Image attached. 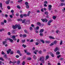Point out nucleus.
<instances>
[{"label": "nucleus", "instance_id": "nucleus-1", "mask_svg": "<svg viewBox=\"0 0 65 65\" xmlns=\"http://www.w3.org/2000/svg\"><path fill=\"white\" fill-rule=\"evenodd\" d=\"M16 37L15 36L13 35L12 36V38L13 39V40H14V41H16L17 39L15 38Z\"/></svg>", "mask_w": 65, "mask_h": 65}, {"label": "nucleus", "instance_id": "nucleus-2", "mask_svg": "<svg viewBox=\"0 0 65 65\" xmlns=\"http://www.w3.org/2000/svg\"><path fill=\"white\" fill-rule=\"evenodd\" d=\"M53 21V20H50L48 22V25L49 26H50L51 25V22Z\"/></svg>", "mask_w": 65, "mask_h": 65}, {"label": "nucleus", "instance_id": "nucleus-3", "mask_svg": "<svg viewBox=\"0 0 65 65\" xmlns=\"http://www.w3.org/2000/svg\"><path fill=\"white\" fill-rule=\"evenodd\" d=\"M41 20L43 22H45L46 23H47V22L48 20L47 19H41Z\"/></svg>", "mask_w": 65, "mask_h": 65}, {"label": "nucleus", "instance_id": "nucleus-4", "mask_svg": "<svg viewBox=\"0 0 65 65\" xmlns=\"http://www.w3.org/2000/svg\"><path fill=\"white\" fill-rule=\"evenodd\" d=\"M12 28H13V29H15L17 28V24H15V26L13 25Z\"/></svg>", "mask_w": 65, "mask_h": 65}, {"label": "nucleus", "instance_id": "nucleus-5", "mask_svg": "<svg viewBox=\"0 0 65 65\" xmlns=\"http://www.w3.org/2000/svg\"><path fill=\"white\" fill-rule=\"evenodd\" d=\"M17 62H16V61H14L13 62H11V61H10L9 62V64H11V63H12V64H15V63H16Z\"/></svg>", "mask_w": 65, "mask_h": 65}, {"label": "nucleus", "instance_id": "nucleus-6", "mask_svg": "<svg viewBox=\"0 0 65 65\" xmlns=\"http://www.w3.org/2000/svg\"><path fill=\"white\" fill-rule=\"evenodd\" d=\"M8 40H9L12 43L13 42V41L12 39L10 38H8Z\"/></svg>", "mask_w": 65, "mask_h": 65}, {"label": "nucleus", "instance_id": "nucleus-7", "mask_svg": "<svg viewBox=\"0 0 65 65\" xmlns=\"http://www.w3.org/2000/svg\"><path fill=\"white\" fill-rule=\"evenodd\" d=\"M17 27L18 29H21V27L20 25V24H18L17 25Z\"/></svg>", "mask_w": 65, "mask_h": 65}, {"label": "nucleus", "instance_id": "nucleus-8", "mask_svg": "<svg viewBox=\"0 0 65 65\" xmlns=\"http://www.w3.org/2000/svg\"><path fill=\"white\" fill-rule=\"evenodd\" d=\"M59 50V48H58V47H56L55 49L54 50V51L55 52H56L57 51H58Z\"/></svg>", "mask_w": 65, "mask_h": 65}, {"label": "nucleus", "instance_id": "nucleus-9", "mask_svg": "<svg viewBox=\"0 0 65 65\" xmlns=\"http://www.w3.org/2000/svg\"><path fill=\"white\" fill-rule=\"evenodd\" d=\"M44 31V30L43 29H41L39 31L40 33H42Z\"/></svg>", "mask_w": 65, "mask_h": 65}, {"label": "nucleus", "instance_id": "nucleus-10", "mask_svg": "<svg viewBox=\"0 0 65 65\" xmlns=\"http://www.w3.org/2000/svg\"><path fill=\"white\" fill-rule=\"evenodd\" d=\"M37 24L38 25V26H39L40 27L41 26V23L39 22H38L37 23Z\"/></svg>", "mask_w": 65, "mask_h": 65}, {"label": "nucleus", "instance_id": "nucleus-11", "mask_svg": "<svg viewBox=\"0 0 65 65\" xmlns=\"http://www.w3.org/2000/svg\"><path fill=\"white\" fill-rule=\"evenodd\" d=\"M49 38H51L52 39H55V38L52 36H50L49 37Z\"/></svg>", "mask_w": 65, "mask_h": 65}, {"label": "nucleus", "instance_id": "nucleus-12", "mask_svg": "<svg viewBox=\"0 0 65 65\" xmlns=\"http://www.w3.org/2000/svg\"><path fill=\"white\" fill-rule=\"evenodd\" d=\"M48 58H49V56L48 55L46 56V58H45L46 60H47V59H48Z\"/></svg>", "mask_w": 65, "mask_h": 65}, {"label": "nucleus", "instance_id": "nucleus-13", "mask_svg": "<svg viewBox=\"0 0 65 65\" xmlns=\"http://www.w3.org/2000/svg\"><path fill=\"white\" fill-rule=\"evenodd\" d=\"M26 21V19H25L24 20H22V23H25V21Z\"/></svg>", "mask_w": 65, "mask_h": 65}, {"label": "nucleus", "instance_id": "nucleus-14", "mask_svg": "<svg viewBox=\"0 0 65 65\" xmlns=\"http://www.w3.org/2000/svg\"><path fill=\"white\" fill-rule=\"evenodd\" d=\"M22 46H23V47H24V48H25V47H27V45H26L23 44L22 45Z\"/></svg>", "mask_w": 65, "mask_h": 65}, {"label": "nucleus", "instance_id": "nucleus-15", "mask_svg": "<svg viewBox=\"0 0 65 65\" xmlns=\"http://www.w3.org/2000/svg\"><path fill=\"white\" fill-rule=\"evenodd\" d=\"M10 2V1H6V4H9V2Z\"/></svg>", "mask_w": 65, "mask_h": 65}, {"label": "nucleus", "instance_id": "nucleus-16", "mask_svg": "<svg viewBox=\"0 0 65 65\" xmlns=\"http://www.w3.org/2000/svg\"><path fill=\"white\" fill-rule=\"evenodd\" d=\"M44 14H46V15H48V13L47 11H45L44 12Z\"/></svg>", "mask_w": 65, "mask_h": 65}, {"label": "nucleus", "instance_id": "nucleus-17", "mask_svg": "<svg viewBox=\"0 0 65 65\" xmlns=\"http://www.w3.org/2000/svg\"><path fill=\"white\" fill-rule=\"evenodd\" d=\"M39 26H37L36 28H35V30H39Z\"/></svg>", "mask_w": 65, "mask_h": 65}, {"label": "nucleus", "instance_id": "nucleus-18", "mask_svg": "<svg viewBox=\"0 0 65 65\" xmlns=\"http://www.w3.org/2000/svg\"><path fill=\"white\" fill-rule=\"evenodd\" d=\"M7 43V42L6 41H4L3 42V44H4V45L5 44V43Z\"/></svg>", "mask_w": 65, "mask_h": 65}, {"label": "nucleus", "instance_id": "nucleus-19", "mask_svg": "<svg viewBox=\"0 0 65 65\" xmlns=\"http://www.w3.org/2000/svg\"><path fill=\"white\" fill-rule=\"evenodd\" d=\"M40 41L41 42L43 43H44V41L43 40H41Z\"/></svg>", "mask_w": 65, "mask_h": 65}, {"label": "nucleus", "instance_id": "nucleus-20", "mask_svg": "<svg viewBox=\"0 0 65 65\" xmlns=\"http://www.w3.org/2000/svg\"><path fill=\"white\" fill-rule=\"evenodd\" d=\"M57 17L55 16H53V18L54 20H55L56 19Z\"/></svg>", "mask_w": 65, "mask_h": 65}, {"label": "nucleus", "instance_id": "nucleus-21", "mask_svg": "<svg viewBox=\"0 0 65 65\" xmlns=\"http://www.w3.org/2000/svg\"><path fill=\"white\" fill-rule=\"evenodd\" d=\"M25 4L26 5H29V3H28V2H26L25 3Z\"/></svg>", "mask_w": 65, "mask_h": 65}, {"label": "nucleus", "instance_id": "nucleus-22", "mask_svg": "<svg viewBox=\"0 0 65 65\" xmlns=\"http://www.w3.org/2000/svg\"><path fill=\"white\" fill-rule=\"evenodd\" d=\"M32 59L31 58L29 57L27 58V60H31Z\"/></svg>", "mask_w": 65, "mask_h": 65}, {"label": "nucleus", "instance_id": "nucleus-23", "mask_svg": "<svg viewBox=\"0 0 65 65\" xmlns=\"http://www.w3.org/2000/svg\"><path fill=\"white\" fill-rule=\"evenodd\" d=\"M24 31L25 32V33H28V31L27 30H24Z\"/></svg>", "mask_w": 65, "mask_h": 65}, {"label": "nucleus", "instance_id": "nucleus-24", "mask_svg": "<svg viewBox=\"0 0 65 65\" xmlns=\"http://www.w3.org/2000/svg\"><path fill=\"white\" fill-rule=\"evenodd\" d=\"M26 54L27 55H31V53L29 52H27V53Z\"/></svg>", "mask_w": 65, "mask_h": 65}, {"label": "nucleus", "instance_id": "nucleus-25", "mask_svg": "<svg viewBox=\"0 0 65 65\" xmlns=\"http://www.w3.org/2000/svg\"><path fill=\"white\" fill-rule=\"evenodd\" d=\"M23 15L22 14H21L20 16L21 18H23Z\"/></svg>", "mask_w": 65, "mask_h": 65}, {"label": "nucleus", "instance_id": "nucleus-26", "mask_svg": "<svg viewBox=\"0 0 65 65\" xmlns=\"http://www.w3.org/2000/svg\"><path fill=\"white\" fill-rule=\"evenodd\" d=\"M41 62L42 63H44V60H42L41 61Z\"/></svg>", "mask_w": 65, "mask_h": 65}, {"label": "nucleus", "instance_id": "nucleus-27", "mask_svg": "<svg viewBox=\"0 0 65 65\" xmlns=\"http://www.w3.org/2000/svg\"><path fill=\"white\" fill-rule=\"evenodd\" d=\"M25 61H23V62L22 63V65H25Z\"/></svg>", "mask_w": 65, "mask_h": 65}, {"label": "nucleus", "instance_id": "nucleus-28", "mask_svg": "<svg viewBox=\"0 0 65 65\" xmlns=\"http://www.w3.org/2000/svg\"><path fill=\"white\" fill-rule=\"evenodd\" d=\"M58 42V41H55L54 42V44H56L57 42Z\"/></svg>", "mask_w": 65, "mask_h": 65}, {"label": "nucleus", "instance_id": "nucleus-29", "mask_svg": "<svg viewBox=\"0 0 65 65\" xmlns=\"http://www.w3.org/2000/svg\"><path fill=\"white\" fill-rule=\"evenodd\" d=\"M56 55H60V52H56Z\"/></svg>", "mask_w": 65, "mask_h": 65}, {"label": "nucleus", "instance_id": "nucleus-30", "mask_svg": "<svg viewBox=\"0 0 65 65\" xmlns=\"http://www.w3.org/2000/svg\"><path fill=\"white\" fill-rule=\"evenodd\" d=\"M25 40H21V41H22V42L23 43H24L25 42Z\"/></svg>", "mask_w": 65, "mask_h": 65}, {"label": "nucleus", "instance_id": "nucleus-31", "mask_svg": "<svg viewBox=\"0 0 65 65\" xmlns=\"http://www.w3.org/2000/svg\"><path fill=\"white\" fill-rule=\"evenodd\" d=\"M0 7H2V3H0Z\"/></svg>", "mask_w": 65, "mask_h": 65}, {"label": "nucleus", "instance_id": "nucleus-32", "mask_svg": "<svg viewBox=\"0 0 65 65\" xmlns=\"http://www.w3.org/2000/svg\"><path fill=\"white\" fill-rule=\"evenodd\" d=\"M26 8H29V6L28 5H27L26 6Z\"/></svg>", "mask_w": 65, "mask_h": 65}, {"label": "nucleus", "instance_id": "nucleus-33", "mask_svg": "<svg viewBox=\"0 0 65 65\" xmlns=\"http://www.w3.org/2000/svg\"><path fill=\"white\" fill-rule=\"evenodd\" d=\"M23 0H19L18 1V3H20V2H22Z\"/></svg>", "mask_w": 65, "mask_h": 65}, {"label": "nucleus", "instance_id": "nucleus-34", "mask_svg": "<svg viewBox=\"0 0 65 65\" xmlns=\"http://www.w3.org/2000/svg\"><path fill=\"white\" fill-rule=\"evenodd\" d=\"M39 54H42V51L40 50L39 51Z\"/></svg>", "mask_w": 65, "mask_h": 65}, {"label": "nucleus", "instance_id": "nucleus-35", "mask_svg": "<svg viewBox=\"0 0 65 65\" xmlns=\"http://www.w3.org/2000/svg\"><path fill=\"white\" fill-rule=\"evenodd\" d=\"M33 41H34V40H33V39H32L30 40V41H29V42H33Z\"/></svg>", "mask_w": 65, "mask_h": 65}, {"label": "nucleus", "instance_id": "nucleus-36", "mask_svg": "<svg viewBox=\"0 0 65 65\" xmlns=\"http://www.w3.org/2000/svg\"><path fill=\"white\" fill-rule=\"evenodd\" d=\"M33 58L34 59H36V56L35 55H34Z\"/></svg>", "mask_w": 65, "mask_h": 65}, {"label": "nucleus", "instance_id": "nucleus-37", "mask_svg": "<svg viewBox=\"0 0 65 65\" xmlns=\"http://www.w3.org/2000/svg\"><path fill=\"white\" fill-rule=\"evenodd\" d=\"M48 7L49 8H52V6L51 5H48Z\"/></svg>", "mask_w": 65, "mask_h": 65}, {"label": "nucleus", "instance_id": "nucleus-38", "mask_svg": "<svg viewBox=\"0 0 65 65\" xmlns=\"http://www.w3.org/2000/svg\"><path fill=\"white\" fill-rule=\"evenodd\" d=\"M62 42H63V41H62V40H61L60 42V45H62Z\"/></svg>", "mask_w": 65, "mask_h": 65}, {"label": "nucleus", "instance_id": "nucleus-39", "mask_svg": "<svg viewBox=\"0 0 65 65\" xmlns=\"http://www.w3.org/2000/svg\"><path fill=\"white\" fill-rule=\"evenodd\" d=\"M17 53L18 54H20L21 52H20V51L18 50L17 51Z\"/></svg>", "mask_w": 65, "mask_h": 65}, {"label": "nucleus", "instance_id": "nucleus-40", "mask_svg": "<svg viewBox=\"0 0 65 65\" xmlns=\"http://www.w3.org/2000/svg\"><path fill=\"white\" fill-rule=\"evenodd\" d=\"M13 53H14L13 51H12L10 52V54H13Z\"/></svg>", "mask_w": 65, "mask_h": 65}, {"label": "nucleus", "instance_id": "nucleus-41", "mask_svg": "<svg viewBox=\"0 0 65 65\" xmlns=\"http://www.w3.org/2000/svg\"><path fill=\"white\" fill-rule=\"evenodd\" d=\"M45 42L46 43H50V42L47 41H46Z\"/></svg>", "mask_w": 65, "mask_h": 65}, {"label": "nucleus", "instance_id": "nucleus-42", "mask_svg": "<svg viewBox=\"0 0 65 65\" xmlns=\"http://www.w3.org/2000/svg\"><path fill=\"white\" fill-rule=\"evenodd\" d=\"M16 15L17 16V17H18V16H19V13H17L16 14Z\"/></svg>", "mask_w": 65, "mask_h": 65}, {"label": "nucleus", "instance_id": "nucleus-43", "mask_svg": "<svg viewBox=\"0 0 65 65\" xmlns=\"http://www.w3.org/2000/svg\"><path fill=\"white\" fill-rule=\"evenodd\" d=\"M0 60H2V61H4V59H3V58H2L0 57Z\"/></svg>", "mask_w": 65, "mask_h": 65}, {"label": "nucleus", "instance_id": "nucleus-44", "mask_svg": "<svg viewBox=\"0 0 65 65\" xmlns=\"http://www.w3.org/2000/svg\"><path fill=\"white\" fill-rule=\"evenodd\" d=\"M65 8H63V9L62 10V11L64 12H65Z\"/></svg>", "mask_w": 65, "mask_h": 65}, {"label": "nucleus", "instance_id": "nucleus-45", "mask_svg": "<svg viewBox=\"0 0 65 65\" xmlns=\"http://www.w3.org/2000/svg\"><path fill=\"white\" fill-rule=\"evenodd\" d=\"M60 57H61V55H58L57 56V58H60Z\"/></svg>", "mask_w": 65, "mask_h": 65}, {"label": "nucleus", "instance_id": "nucleus-46", "mask_svg": "<svg viewBox=\"0 0 65 65\" xmlns=\"http://www.w3.org/2000/svg\"><path fill=\"white\" fill-rule=\"evenodd\" d=\"M40 36H43V33H40Z\"/></svg>", "mask_w": 65, "mask_h": 65}, {"label": "nucleus", "instance_id": "nucleus-47", "mask_svg": "<svg viewBox=\"0 0 65 65\" xmlns=\"http://www.w3.org/2000/svg\"><path fill=\"white\" fill-rule=\"evenodd\" d=\"M20 63V61L19 60L17 61V64H19Z\"/></svg>", "mask_w": 65, "mask_h": 65}, {"label": "nucleus", "instance_id": "nucleus-48", "mask_svg": "<svg viewBox=\"0 0 65 65\" xmlns=\"http://www.w3.org/2000/svg\"><path fill=\"white\" fill-rule=\"evenodd\" d=\"M64 5V4L63 3H62L61 4L60 6H63Z\"/></svg>", "mask_w": 65, "mask_h": 65}, {"label": "nucleus", "instance_id": "nucleus-49", "mask_svg": "<svg viewBox=\"0 0 65 65\" xmlns=\"http://www.w3.org/2000/svg\"><path fill=\"white\" fill-rule=\"evenodd\" d=\"M39 43L38 42H37L36 43V45H38Z\"/></svg>", "mask_w": 65, "mask_h": 65}, {"label": "nucleus", "instance_id": "nucleus-50", "mask_svg": "<svg viewBox=\"0 0 65 65\" xmlns=\"http://www.w3.org/2000/svg\"><path fill=\"white\" fill-rule=\"evenodd\" d=\"M7 8L8 9H10V6H8L7 7Z\"/></svg>", "mask_w": 65, "mask_h": 65}, {"label": "nucleus", "instance_id": "nucleus-51", "mask_svg": "<svg viewBox=\"0 0 65 65\" xmlns=\"http://www.w3.org/2000/svg\"><path fill=\"white\" fill-rule=\"evenodd\" d=\"M44 3L45 4H47V1H44Z\"/></svg>", "mask_w": 65, "mask_h": 65}, {"label": "nucleus", "instance_id": "nucleus-52", "mask_svg": "<svg viewBox=\"0 0 65 65\" xmlns=\"http://www.w3.org/2000/svg\"><path fill=\"white\" fill-rule=\"evenodd\" d=\"M9 17L10 18H12V17H13V16L11 15H10Z\"/></svg>", "mask_w": 65, "mask_h": 65}, {"label": "nucleus", "instance_id": "nucleus-53", "mask_svg": "<svg viewBox=\"0 0 65 65\" xmlns=\"http://www.w3.org/2000/svg\"><path fill=\"white\" fill-rule=\"evenodd\" d=\"M24 17H27V14H24L23 15Z\"/></svg>", "mask_w": 65, "mask_h": 65}, {"label": "nucleus", "instance_id": "nucleus-54", "mask_svg": "<svg viewBox=\"0 0 65 65\" xmlns=\"http://www.w3.org/2000/svg\"><path fill=\"white\" fill-rule=\"evenodd\" d=\"M16 58H19V57H20V56H19V55H16Z\"/></svg>", "mask_w": 65, "mask_h": 65}, {"label": "nucleus", "instance_id": "nucleus-55", "mask_svg": "<svg viewBox=\"0 0 65 65\" xmlns=\"http://www.w3.org/2000/svg\"><path fill=\"white\" fill-rule=\"evenodd\" d=\"M2 55H4V54H5V53H4L3 51H2Z\"/></svg>", "mask_w": 65, "mask_h": 65}, {"label": "nucleus", "instance_id": "nucleus-56", "mask_svg": "<svg viewBox=\"0 0 65 65\" xmlns=\"http://www.w3.org/2000/svg\"><path fill=\"white\" fill-rule=\"evenodd\" d=\"M48 9L50 11V10H52V8H48Z\"/></svg>", "mask_w": 65, "mask_h": 65}, {"label": "nucleus", "instance_id": "nucleus-57", "mask_svg": "<svg viewBox=\"0 0 65 65\" xmlns=\"http://www.w3.org/2000/svg\"><path fill=\"white\" fill-rule=\"evenodd\" d=\"M1 24L2 25H4V22H1Z\"/></svg>", "mask_w": 65, "mask_h": 65}, {"label": "nucleus", "instance_id": "nucleus-58", "mask_svg": "<svg viewBox=\"0 0 65 65\" xmlns=\"http://www.w3.org/2000/svg\"><path fill=\"white\" fill-rule=\"evenodd\" d=\"M30 30H32V27H30Z\"/></svg>", "mask_w": 65, "mask_h": 65}, {"label": "nucleus", "instance_id": "nucleus-59", "mask_svg": "<svg viewBox=\"0 0 65 65\" xmlns=\"http://www.w3.org/2000/svg\"><path fill=\"white\" fill-rule=\"evenodd\" d=\"M11 12H12V13H13V12H14V11L13 10H11Z\"/></svg>", "mask_w": 65, "mask_h": 65}, {"label": "nucleus", "instance_id": "nucleus-60", "mask_svg": "<svg viewBox=\"0 0 65 65\" xmlns=\"http://www.w3.org/2000/svg\"><path fill=\"white\" fill-rule=\"evenodd\" d=\"M8 35H10V34H11V33H10V32H8Z\"/></svg>", "mask_w": 65, "mask_h": 65}, {"label": "nucleus", "instance_id": "nucleus-61", "mask_svg": "<svg viewBox=\"0 0 65 65\" xmlns=\"http://www.w3.org/2000/svg\"><path fill=\"white\" fill-rule=\"evenodd\" d=\"M4 23H6V22H7V21L6 20H5L4 21Z\"/></svg>", "mask_w": 65, "mask_h": 65}, {"label": "nucleus", "instance_id": "nucleus-62", "mask_svg": "<svg viewBox=\"0 0 65 65\" xmlns=\"http://www.w3.org/2000/svg\"><path fill=\"white\" fill-rule=\"evenodd\" d=\"M19 41H20V40L19 39H18L17 40V42L19 43Z\"/></svg>", "mask_w": 65, "mask_h": 65}, {"label": "nucleus", "instance_id": "nucleus-63", "mask_svg": "<svg viewBox=\"0 0 65 65\" xmlns=\"http://www.w3.org/2000/svg\"><path fill=\"white\" fill-rule=\"evenodd\" d=\"M44 6H45V7H47V5L46 4H45L44 5Z\"/></svg>", "mask_w": 65, "mask_h": 65}, {"label": "nucleus", "instance_id": "nucleus-64", "mask_svg": "<svg viewBox=\"0 0 65 65\" xmlns=\"http://www.w3.org/2000/svg\"><path fill=\"white\" fill-rule=\"evenodd\" d=\"M58 65H61V63H60L58 62L57 63Z\"/></svg>", "mask_w": 65, "mask_h": 65}]
</instances>
